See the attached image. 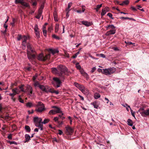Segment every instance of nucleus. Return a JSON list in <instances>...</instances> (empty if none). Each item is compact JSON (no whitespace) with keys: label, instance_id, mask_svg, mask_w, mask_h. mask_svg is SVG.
I'll return each instance as SVG.
<instances>
[{"label":"nucleus","instance_id":"nucleus-52","mask_svg":"<svg viewBox=\"0 0 149 149\" xmlns=\"http://www.w3.org/2000/svg\"><path fill=\"white\" fill-rule=\"evenodd\" d=\"M102 6V4H101L100 5H98L96 6V8L97 9H99Z\"/></svg>","mask_w":149,"mask_h":149},{"label":"nucleus","instance_id":"nucleus-14","mask_svg":"<svg viewBox=\"0 0 149 149\" xmlns=\"http://www.w3.org/2000/svg\"><path fill=\"white\" fill-rule=\"evenodd\" d=\"M109 8L108 7H106L102 9L101 15L102 16L104 15L107 12L109 11Z\"/></svg>","mask_w":149,"mask_h":149},{"label":"nucleus","instance_id":"nucleus-60","mask_svg":"<svg viewBox=\"0 0 149 149\" xmlns=\"http://www.w3.org/2000/svg\"><path fill=\"white\" fill-rule=\"evenodd\" d=\"M82 12H84L85 10V6H82Z\"/></svg>","mask_w":149,"mask_h":149},{"label":"nucleus","instance_id":"nucleus-10","mask_svg":"<svg viewBox=\"0 0 149 149\" xmlns=\"http://www.w3.org/2000/svg\"><path fill=\"white\" fill-rule=\"evenodd\" d=\"M142 111H141L140 114L143 117H146L149 116V109L146 110H144V109H142Z\"/></svg>","mask_w":149,"mask_h":149},{"label":"nucleus","instance_id":"nucleus-29","mask_svg":"<svg viewBox=\"0 0 149 149\" xmlns=\"http://www.w3.org/2000/svg\"><path fill=\"white\" fill-rule=\"evenodd\" d=\"M40 85L38 81H35L34 84V86L36 87H40Z\"/></svg>","mask_w":149,"mask_h":149},{"label":"nucleus","instance_id":"nucleus-56","mask_svg":"<svg viewBox=\"0 0 149 149\" xmlns=\"http://www.w3.org/2000/svg\"><path fill=\"white\" fill-rule=\"evenodd\" d=\"M58 118L57 117H54V120L55 121V122H56L57 121H58Z\"/></svg>","mask_w":149,"mask_h":149},{"label":"nucleus","instance_id":"nucleus-15","mask_svg":"<svg viewBox=\"0 0 149 149\" xmlns=\"http://www.w3.org/2000/svg\"><path fill=\"white\" fill-rule=\"evenodd\" d=\"M116 32V30L115 29H112L109 31H107L106 33V35L107 36H109L111 35H113Z\"/></svg>","mask_w":149,"mask_h":149},{"label":"nucleus","instance_id":"nucleus-31","mask_svg":"<svg viewBox=\"0 0 149 149\" xmlns=\"http://www.w3.org/2000/svg\"><path fill=\"white\" fill-rule=\"evenodd\" d=\"M59 25L58 24H56L55 25V33H57L59 29Z\"/></svg>","mask_w":149,"mask_h":149},{"label":"nucleus","instance_id":"nucleus-61","mask_svg":"<svg viewBox=\"0 0 149 149\" xmlns=\"http://www.w3.org/2000/svg\"><path fill=\"white\" fill-rule=\"evenodd\" d=\"M6 128V125H3V127H2L1 129L2 130H4Z\"/></svg>","mask_w":149,"mask_h":149},{"label":"nucleus","instance_id":"nucleus-54","mask_svg":"<svg viewBox=\"0 0 149 149\" xmlns=\"http://www.w3.org/2000/svg\"><path fill=\"white\" fill-rule=\"evenodd\" d=\"M58 134L59 135H61L63 134V132L61 130H58Z\"/></svg>","mask_w":149,"mask_h":149},{"label":"nucleus","instance_id":"nucleus-28","mask_svg":"<svg viewBox=\"0 0 149 149\" xmlns=\"http://www.w3.org/2000/svg\"><path fill=\"white\" fill-rule=\"evenodd\" d=\"M24 86V85H22L21 86H19V88L20 89V91H19L20 92L22 91L24 93L26 92V91H25V89H24L23 88Z\"/></svg>","mask_w":149,"mask_h":149},{"label":"nucleus","instance_id":"nucleus-33","mask_svg":"<svg viewBox=\"0 0 149 149\" xmlns=\"http://www.w3.org/2000/svg\"><path fill=\"white\" fill-rule=\"evenodd\" d=\"M72 4V2H70L68 4V7L66 9V10L67 11H68V12L70 10L69 9L70 8Z\"/></svg>","mask_w":149,"mask_h":149},{"label":"nucleus","instance_id":"nucleus-59","mask_svg":"<svg viewBox=\"0 0 149 149\" xmlns=\"http://www.w3.org/2000/svg\"><path fill=\"white\" fill-rule=\"evenodd\" d=\"M26 44H24V45H22V47L23 49H26Z\"/></svg>","mask_w":149,"mask_h":149},{"label":"nucleus","instance_id":"nucleus-6","mask_svg":"<svg viewBox=\"0 0 149 149\" xmlns=\"http://www.w3.org/2000/svg\"><path fill=\"white\" fill-rule=\"evenodd\" d=\"M37 107L36 111L38 112H41L45 109L44 104L40 102H38Z\"/></svg>","mask_w":149,"mask_h":149},{"label":"nucleus","instance_id":"nucleus-20","mask_svg":"<svg viewBox=\"0 0 149 149\" xmlns=\"http://www.w3.org/2000/svg\"><path fill=\"white\" fill-rule=\"evenodd\" d=\"M42 12V10H39L38 15L36 16V17L38 19H39L41 16Z\"/></svg>","mask_w":149,"mask_h":149},{"label":"nucleus","instance_id":"nucleus-34","mask_svg":"<svg viewBox=\"0 0 149 149\" xmlns=\"http://www.w3.org/2000/svg\"><path fill=\"white\" fill-rule=\"evenodd\" d=\"M25 128L26 132H29L31 131L30 127L29 126L26 125L25 126Z\"/></svg>","mask_w":149,"mask_h":149},{"label":"nucleus","instance_id":"nucleus-44","mask_svg":"<svg viewBox=\"0 0 149 149\" xmlns=\"http://www.w3.org/2000/svg\"><path fill=\"white\" fill-rule=\"evenodd\" d=\"M76 68L77 69L80 70L81 69V67L80 65L79 64V63H77L76 65Z\"/></svg>","mask_w":149,"mask_h":149},{"label":"nucleus","instance_id":"nucleus-16","mask_svg":"<svg viewBox=\"0 0 149 149\" xmlns=\"http://www.w3.org/2000/svg\"><path fill=\"white\" fill-rule=\"evenodd\" d=\"M29 36H23L22 38V39L23 40L22 44V45H24V44L26 43V40L29 39Z\"/></svg>","mask_w":149,"mask_h":149},{"label":"nucleus","instance_id":"nucleus-13","mask_svg":"<svg viewBox=\"0 0 149 149\" xmlns=\"http://www.w3.org/2000/svg\"><path fill=\"white\" fill-rule=\"evenodd\" d=\"M66 130V133L68 135H71L73 132V129L70 126H68L65 127Z\"/></svg>","mask_w":149,"mask_h":149},{"label":"nucleus","instance_id":"nucleus-35","mask_svg":"<svg viewBox=\"0 0 149 149\" xmlns=\"http://www.w3.org/2000/svg\"><path fill=\"white\" fill-rule=\"evenodd\" d=\"M49 121V119H45L43 122H42V124H45L47 123Z\"/></svg>","mask_w":149,"mask_h":149},{"label":"nucleus","instance_id":"nucleus-47","mask_svg":"<svg viewBox=\"0 0 149 149\" xmlns=\"http://www.w3.org/2000/svg\"><path fill=\"white\" fill-rule=\"evenodd\" d=\"M22 37L21 35H19L17 38L18 40H20L21 39H22Z\"/></svg>","mask_w":149,"mask_h":149},{"label":"nucleus","instance_id":"nucleus-19","mask_svg":"<svg viewBox=\"0 0 149 149\" xmlns=\"http://www.w3.org/2000/svg\"><path fill=\"white\" fill-rule=\"evenodd\" d=\"M55 112L57 113H62V115H63V113L62 111H61V109L58 107L55 110Z\"/></svg>","mask_w":149,"mask_h":149},{"label":"nucleus","instance_id":"nucleus-27","mask_svg":"<svg viewBox=\"0 0 149 149\" xmlns=\"http://www.w3.org/2000/svg\"><path fill=\"white\" fill-rule=\"evenodd\" d=\"M91 104L93 105V106L94 107V108L97 109L98 107V105L97 104V103L96 102H93V103H91Z\"/></svg>","mask_w":149,"mask_h":149},{"label":"nucleus","instance_id":"nucleus-30","mask_svg":"<svg viewBox=\"0 0 149 149\" xmlns=\"http://www.w3.org/2000/svg\"><path fill=\"white\" fill-rule=\"evenodd\" d=\"M21 4L25 7H28L29 6V4L28 3L24 2V1Z\"/></svg>","mask_w":149,"mask_h":149},{"label":"nucleus","instance_id":"nucleus-21","mask_svg":"<svg viewBox=\"0 0 149 149\" xmlns=\"http://www.w3.org/2000/svg\"><path fill=\"white\" fill-rule=\"evenodd\" d=\"M49 51L53 55L56 53H58L59 52L58 51V50L52 49H49Z\"/></svg>","mask_w":149,"mask_h":149},{"label":"nucleus","instance_id":"nucleus-9","mask_svg":"<svg viewBox=\"0 0 149 149\" xmlns=\"http://www.w3.org/2000/svg\"><path fill=\"white\" fill-rule=\"evenodd\" d=\"M26 92L27 93V94L30 96H32L34 95V93H33V89L29 85H27L25 87Z\"/></svg>","mask_w":149,"mask_h":149},{"label":"nucleus","instance_id":"nucleus-53","mask_svg":"<svg viewBox=\"0 0 149 149\" xmlns=\"http://www.w3.org/2000/svg\"><path fill=\"white\" fill-rule=\"evenodd\" d=\"M131 112L132 115L133 116V117L135 118V116L134 115V112H133L132 110L131 109Z\"/></svg>","mask_w":149,"mask_h":149},{"label":"nucleus","instance_id":"nucleus-5","mask_svg":"<svg viewBox=\"0 0 149 149\" xmlns=\"http://www.w3.org/2000/svg\"><path fill=\"white\" fill-rule=\"evenodd\" d=\"M115 71V68H111L107 69H103L102 73L105 75H109L113 73Z\"/></svg>","mask_w":149,"mask_h":149},{"label":"nucleus","instance_id":"nucleus-24","mask_svg":"<svg viewBox=\"0 0 149 149\" xmlns=\"http://www.w3.org/2000/svg\"><path fill=\"white\" fill-rule=\"evenodd\" d=\"M127 124L130 126H133V122L130 119H128L127 121Z\"/></svg>","mask_w":149,"mask_h":149},{"label":"nucleus","instance_id":"nucleus-62","mask_svg":"<svg viewBox=\"0 0 149 149\" xmlns=\"http://www.w3.org/2000/svg\"><path fill=\"white\" fill-rule=\"evenodd\" d=\"M58 123L59 125H62L63 124V122H62V121H61V122L58 121Z\"/></svg>","mask_w":149,"mask_h":149},{"label":"nucleus","instance_id":"nucleus-40","mask_svg":"<svg viewBox=\"0 0 149 149\" xmlns=\"http://www.w3.org/2000/svg\"><path fill=\"white\" fill-rule=\"evenodd\" d=\"M109 29H114L116 28L115 26L113 25H109Z\"/></svg>","mask_w":149,"mask_h":149},{"label":"nucleus","instance_id":"nucleus-37","mask_svg":"<svg viewBox=\"0 0 149 149\" xmlns=\"http://www.w3.org/2000/svg\"><path fill=\"white\" fill-rule=\"evenodd\" d=\"M54 19L55 21H58V19H57V15L56 13H54Z\"/></svg>","mask_w":149,"mask_h":149},{"label":"nucleus","instance_id":"nucleus-49","mask_svg":"<svg viewBox=\"0 0 149 149\" xmlns=\"http://www.w3.org/2000/svg\"><path fill=\"white\" fill-rule=\"evenodd\" d=\"M96 68L95 67H94L91 70V72L92 73L93 72L95 71L96 70Z\"/></svg>","mask_w":149,"mask_h":149},{"label":"nucleus","instance_id":"nucleus-3","mask_svg":"<svg viewBox=\"0 0 149 149\" xmlns=\"http://www.w3.org/2000/svg\"><path fill=\"white\" fill-rule=\"evenodd\" d=\"M27 55L28 58L29 59H32L35 58V55L32 54V53H33L34 51L29 43L27 44Z\"/></svg>","mask_w":149,"mask_h":149},{"label":"nucleus","instance_id":"nucleus-26","mask_svg":"<svg viewBox=\"0 0 149 149\" xmlns=\"http://www.w3.org/2000/svg\"><path fill=\"white\" fill-rule=\"evenodd\" d=\"M120 19H129L130 20H133V21H135V20L133 19V18H129V17H120Z\"/></svg>","mask_w":149,"mask_h":149},{"label":"nucleus","instance_id":"nucleus-38","mask_svg":"<svg viewBox=\"0 0 149 149\" xmlns=\"http://www.w3.org/2000/svg\"><path fill=\"white\" fill-rule=\"evenodd\" d=\"M23 1L24 0H15V2L16 3H20L21 4Z\"/></svg>","mask_w":149,"mask_h":149},{"label":"nucleus","instance_id":"nucleus-48","mask_svg":"<svg viewBox=\"0 0 149 149\" xmlns=\"http://www.w3.org/2000/svg\"><path fill=\"white\" fill-rule=\"evenodd\" d=\"M16 95V94H15V93H10L9 94V95L11 97H14V96Z\"/></svg>","mask_w":149,"mask_h":149},{"label":"nucleus","instance_id":"nucleus-45","mask_svg":"<svg viewBox=\"0 0 149 149\" xmlns=\"http://www.w3.org/2000/svg\"><path fill=\"white\" fill-rule=\"evenodd\" d=\"M52 29V26H50L48 28V31L50 32Z\"/></svg>","mask_w":149,"mask_h":149},{"label":"nucleus","instance_id":"nucleus-64","mask_svg":"<svg viewBox=\"0 0 149 149\" xmlns=\"http://www.w3.org/2000/svg\"><path fill=\"white\" fill-rule=\"evenodd\" d=\"M4 27L6 29L7 28L8 26L6 25V23H5L4 24Z\"/></svg>","mask_w":149,"mask_h":149},{"label":"nucleus","instance_id":"nucleus-57","mask_svg":"<svg viewBox=\"0 0 149 149\" xmlns=\"http://www.w3.org/2000/svg\"><path fill=\"white\" fill-rule=\"evenodd\" d=\"M49 92H50L52 93H54L55 91L53 90H51V89L50 88V90Z\"/></svg>","mask_w":149,"mask_h":149},{"label":"nucleus","instance_id":"nucleus-32","mask_svg":"<svg viewBox=\"0 0 149 149\" xmlns=\"http://www.w3.org/2000/svg\"><path fill=\"white\" fill-rule=\"evenodd\" d=\"M26 106L28 107H30L33 106V104L31 102H28L26 104Z\"/></svg>","mask_w":149,"mask_h":149},{"label":"nucleus","instance_id":"nucleus-18","mask_svg":"<svg viewBox=\"0 0 149 149\" xmlns=\"http://www.w3.org/2000/svg\"><path fill=\"white\" fill-rule=\"evenodd\" d=\"M12 91L13 93H14L16 94H18L20 92V91L17 88H16L12 89Z\"/></svg>","mask_w":149,"mask_h":149},{"label":"nucleus","instance_id":"nucleus-51","mask_svg":"<svg viewBox=\"0 0 149 149\" xmlns=\"http://www.w3.org/2000/svg\"><path fill=\"white\" fill-rule=\"evenodd\" d=\"M15 23V19H14L13 18V22L11 23V24L13 26L14 25V24Z\"/></svg>","mask_w":149,"mask_h":149},{"label":"nucleus","instance_id":"nucleus-46","mask_svg":"<svg viewBox=\"0 0 149 149\" xmlns=\"http://www.w3.org/2000/svg\"><path fill=\"white\" fill-rule=\"evenodd\" d=\"M107 15L109 16V17L113 19V18L112 17V15L110 13H109L107 14Z\"/></svg>","mask_w":149,"mask_h":149},{"label":"nucleus","instance_id":"nucleus-39","mask_svg":"<svg viewBox=\"0 0 149 149\" xmlns=\"http://www.w3.org/2000/svg\"><path fill=\"white\" fill-rule=\"evenodd\" d=\"M42 32L43 33V34L44 36L46 37L47 36V30L46 29H43L42 30Z\"/></svg>","mask_w":149,"mask_h":149},{"label":"nucleus","instance_id":"nucleus-50","mask_svg":"<svg viewBox=\"0 0 149 149\" xmlns=\"http://www.w3.org/2000/svg\"><path fill=\"white\" fill-rule=\"evenodd\" d=\"M8 138L9 139H12V134H9L8 136Z\"/></svg>","mask_w":149,"mask_h":149},{"label":"nucleus","instance_id":"nucleus-36","mask_svg":"<svg viewBox=\"0 0 149 149\" xmlns=\"http://www.w3.org/2000/svg\"><path fill=\"white\" fill-rule=\"evenodd\" d=\"M49 113L52 114H55L56 113L55 110H51L49 112Z\"/></svg>","mask_w":149,"mask_h":149},{"label":"nucleus","instance_id":"nucleus-12","mask_svg":"<svg viewBox=\"0 0 149 149\" xmlns=\"http://www.w3.org/2000/svg\"><path fill=\"white\" fill-rule=\"evenodd\" d=\"M34 29L36 36L37 38H39L40 37V32L39 31L37 25H35V26Z\"/></svg>","mask_w":149,"mask_h":149},{"label":"nucleus","instance_id":"nucleus-43","mask_svg":"<svg viewBox=\"0 0 149 149\" xmlns=\"http://www.w3.org/2000/svg\"><path fill=\"white\" fill-rule=\"evenodd\" d=\"M123 2L124 5H127L129 3V1L128 0H126L123 1Z\"/></svg>","mask_w":149,"mask_h":149},{"label":"nucleus","instance_id":"nucleus-17","mask_svg":"<svg viewBox=\"0 0 149 149\" xmlns=\"http://www.w3.org/2000/svg\"><path fill=\"white\" fill-rule=\"evenodd\" d=\"M81 23L82 24L86 26H89L91 25V23L87 21H82L81 22Z\"/></svg>","mask_w":149,"mask_h":149},{"label":"nucleus","instance_id":"nucleus-4","mask_svg":"<svg viewBox=\"0 0 149 149\" xmlns=\"http://www.w3.org/2000/svg\"><path fill=\"white\" fill-rule=\"evenodd\" d=\"M34 122L36 126L39 127L41 130H42L43 125L42 124V120L41 118H39L38 117H34L33 119Z\"/></svg>","mask_w":149,"mask_h":149},{"label":"nucleus","instance_id":"nucleus-41","mask_svg":"<svg viewBox=\"0 0 149 149\" xmlns=\"http://www.w3.org/2000/svg\"><path fill=\"white\" fill-rule=\"evenodd\" d=\"M52 36L53 38H54L56 39L59 40L60 39V38L59 37L57 36L55 34L53 35Z\"/></svg>","mask_w":149,"mask_h":149},{"label":"nucleus","instance_id":"nucleus-7","mask_svg":"<svg viewBox=\"0 0 149 149\" xmlns=\"http://www.w3.org/2000/svg\"><path fill=\"white\" fill-rule=\"evenodd\" d=\"M50 57V54L46 55L45 56H44L43 54L41 53L39 54L38 56V59L40 61H45L49 59Z\"/></svg>","mask_w":149,"mask_h":149},{"label":"nucleus","instance_id":"nucleus-8","mask_svg":"<svg viewBox=\"0 0 149 149\" xmlns=\"http://www.w3.org/2000/svg\"><path fill=\"white\" fill-rule=\"evenodd\" d=\"M54 81L53 84L56 88L59 87L60 86L61 82L59 78L57 77H54L53 79Z\"/></svg>","mask_w":149,"mask_h":149},{"label":"nucleus","instance_id":"nucleus-55","mask_svg":"<svg viewBox=\"0 0 149 149\" xmlns=\"http://www.w3.org/2000/svg\"><path fill=\"white\" fill-rule=\"evenodd\" d=\"M100 57H102L103 58H105V56L103 54H100Z\"/></svg>","mask_w":149,"mask_h":149},{"label":"nucleus","instance_id":"nucleus-22","mask_svg":"<svg viewBox=\"0 0 149 149\" xmlns=\"http://www.w3.org/2000/svg\"><path fill=\"white\" fill-rule=\"evenodd\" d=\"M80 72L84 76L86 77L88 76V74L87 73L85 72L84 71L83 69L80 70Z\"/></svg>","mask_w":149,"mask_h":149},{"label":"nucleus","instance_id":"nucleus-42","mask_svg":"<svg viewBox=\"0 0 149 149\" xmlns=\"http://www.w3.org/2000/svg\"><path fill=\"white\" fill-rule=\"evenodd\" d=\"M8 142L10 145H11L12 144H15V145L17 144V143L15 141H9Z\"/></svg>","mask_w":149,"mask_h":149},{"label":"nucleus","instance_id":"nucleus-25","mask_svg":"<svg viewBox=\"0 0 149 149\" xmlns=\"http://www.w3.org/2000/svg\"><path fill=\"white\" fill-rule=\"evenodd\" d=\"M100 95L97 93H96L94 95V97L95 99H97L100 98Z\"/></svg>","mask_w":149,"mask_h":149},{"label":"nucleus","instance_id":"nucleus-23","mask_svg":"<svg viewBox=\"0 0 149 149\" xmlns=\"http://www.w3.org/2000/svg\"><path fill=\"white\" fill-rule=\"evenodd\" d=\"M25 138L26 141H25V142H26L29 141V140L30 139L31 137L29 134H26L25 135Z\"/></svg>","mask_w":149,"mask_h":149},{"label":"nucleus","instance_id":"nucleus-11","mask_svg":"<svg viewBox=\"0 0 149 149\" xmlns=\"http://www.w3.org/2000/svg\"><path fill=\"white\" fill-rule=\"evenodd\" d=\"M39 88L42 91L46 93L48 92L50 90V88L47 86L41 85Z\"/></svg>","mask_w":149,"mask_h":149},{"label":"nucleus","instance_id":"nucleus-2","mask_svg":"<svg viewBox=\"0 0 149 149\" xmlns=\"http://www.w3.org/2000/svg\"><path fill=\"white\" fill-rule=\"evenodd\" d=\"M74 85L79 89L83 93L86 95H88L89 93L88 89L86 88L83 85L80 84L77 82H74Z\"/></svg>","mask_w":149,"mask_h":149},{"label":"nucleus","instance_id":"nucleus-63","mask_svg":"<svg viewBox=\"0 0 149 149\" xmlns=\"http://www.w3.org/2000/svg\"><path fill=\"white\" fill-rule=\"evenodd\" d=\"M44 7V6L43 5H41L39 10H42V9Z\"/></svg>","mask_w":149,"mask_h":149},{"label":"nucleus","instance_id":"nucleus-58","mask_svg":"<svg viewBox=\"0 0 149 149\" xmlns=\"http://www.w3.org/2000/svg\"><path fill=\"white\" fill-rule=\"evenodd\" d=\"M78 95L80 97V98H81V99L82 100H84V98L83 96H81L79 94Z\"/></svg>","mask_w":149,"mask_h":149},{"label":"nucleus","instance_id":"nucleus-1","mask_svg":"<svg viewBox=\"0 0 149 149\" xmlns=\"http://www.w3.org/2000/svg\"><path fill=\"white\" fill-rule=\"evenodd\" d=\"M57 68L58 70L60 72H59L56 68H52V73L54 74H58L62 80L64 79L65 75H68L69 73V72L67 68L65 66L61 65L58 66Z\"/></svg>","mask_w":149,"mask_h":149}]
</instances>
